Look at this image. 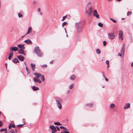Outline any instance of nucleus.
I'll use <instances>...</instances> for the list:
<instances>
[{"label": "nucleus", "mask_w": 133, "mask_h": 133, "mask_svg": "<svg viewBox=\"0 0 133 133\" xmlns=\"http://www.w3.org/2000/svg\"><path fill=\"white\" fill-rule=\"evenodd\" d=\"M130 104L129 103H126L125 105L124 106V109H127L130 108Z\"/></svg>", "instance_id": "18"}, {"label": "nucleus", "mask_w": 133, "mask_h": 133, "mask_svg": "<svg viewBox=\"0 0 133 133\" xmlns=\"http://www.w3.org/2000/svg\"><path fill=\"white\" fill-rule=\"evenodd\" d=\"M7 132V130L6 129V130H5L4 131V133H6Z\"/></svg>", "instance_id": "52"}, {"label": "nucleus", "mask_w": 133, "mask_h": 133, "mask_svg": "<svg viewBox=\"0 0 133 133\" xmlns=\"http://www.w3.org/2000/svg\"><path fill=\"white\" fill-rule=\"evenodd\" d=\"M93 15L94 16L96 17L97 18H99V15L97 14V11L96 10L94 11Z\"/></svg>", "instance_id": "12"}, {"label": "nucleus", "mask_w": 133, "mask_h": 133, "mask_svg": "<svg viewBox=\"0 0 133 133\" xmlns=\"http://www.w3.org/2000/svg\"><path fill=\"white\" fill-rule=\"evenodd\" d=\"M38 12H40V8L38 9Z\"/></svg>", "instance_id": "51"}, {"label": "nucleus", "mask_w": 133, "mask_h": 133, "mask_svg": "<svg viewBox=\"0 0 133 133\" xmlns=\"http://www.w3.org/2000/svg\"><path fill=\"white\" fill-rule=\"evenodd\" d=\"M63 131L65 133H70L68 131Z\"/></svg>", "instance_id": "47"}, {"label": "nucleus", "mask_w": 133, "mask_h": 133, "mask_svg": "<svg viewBox=\"0 0 133 133\" xmlns=\"http://www.w3.org/2000/svg\"><path fill=\"white\" fill-rule=\"evenodd\" d=\"M30 66L32 69V70H34L36 68L35 64L31 63Z\"/></svg>", "instance_id": "19"}, {"label": "nucleus", "mask_w": 133, "mask_h": 133, "mask_svg": "<svg viewBox=\"0 0 133 133\" xmlns=\"http://www.w3.org/2000/svg\"><path fill=\"white\" fill-rule=\"evenodd\" d=\"M18 53L19 54H23L24 55H25V53L24 50H18Z\"/></svg>", "instance_id": "22"}, {"label": "nucleus", "mask_w": 133, "mask_h": 133, "mask_svg": "<svg viewBox=\"0 0 133 133\" xmlns=\"http://www.w3.org/2000/svg\"><path fill=\"white\" fill-rule=\"evenodd\" d=\"M102 75H103V77L104 78H105V75H104V72H102Z\"/></svg>", "instance_id": "46"}, {"label": "nucleus", "mask_w": 133, "mask_h": 133, "mask_svg": "<svg viewBox=\"0 0 133 133\" xmlns=\"http://www.w3.org/2000/svg\"><path fill=\"white\" fill-rule=\"evenodd\" d=\"M11 127H12L11 125V124H10V125L9 126V129H10V128H11Z\"/></svg>", "instance_id": "48"}, {"label": "nucleus", "mask_w": 133, "mask_h": 133, "mask_svg": "<svg viewBox=\"0 0 133 133\" xmlns=\"http://www.w3.org/2000/svg\"><path fill=\"white\" fill-rule=\"evenodd\" d=\"M24 64H25V65L26 66V62H24Z\"/></svg>", "instance_id": "59"}, {"label": "nucleus", "mask_w": 133, "mask_h": 133, "mask_svg": "<svg viewBox=\"0 0 133 133\" xmlns=\"http://www.w3.org/2000/svg\"><path fill=\"white\" fill-rule=\"evenodd\" d=\"M25 122H24V123L23 124H19L18 125H17V126L19 128L21 127H22V126L23 125H24L25 124Z\"/></svg>", "instance_id": "32"}, {"label": "nucleus", "mask_w": 133, "mask_h": 133, "mask_svg": "<svg viewBox=\"0 0 133 133\" xmlns=\"http://www.w3.org/2000/svg\"><path fill=\"white\" fill-rule=\"evenodd\" d=\"M33 79L35 82H38L39 83H40L42 82V81L41 80L38 78L37 79L36 77H34L33 78Z\"/></svg>", "instance_id": "11"}, {"label": "nucleus", "mask_w": 133, "mask_h": 133, "mask_svg": "<svg viewBox=\"0 0 133 133\" xmlns=\"http://www.w3.org/2000/svg\"><path fill=\"white\" fill-rule=\"evenodd\" d=\"M122 0H117V1H118V2H120Z\"/></svg>", "instance_id": "60"}, {"label": "nucleus", "mask_w": 133, "mask_h": 133, "mask_svg": "<svg viewBox=\"0 0 133 133\" xmlns=\"http://www.w3.org/2000/svg\"><path fill=\"white\" fill-rule=\"evenodd\" d=\"M76 78V76L74 75H71L70 77V79L71 80L73 81L75 80Z\"/></svg>", "instance_id": "20"}, {"label": "nucleus", "mask_w": 133, "mask_h": 133, "mask_svg": "<svg viewBox=\"0 0 133 133\" xmlns=\"http://www.w3.org/2000/svg\"><path fill=\"white\" fill-rule=\"evenodd\" d=\"M18 16L19 18H22L23 15L20 13H18Z\"/></svg>", "instance_id": "34"}, {"label": "nucleus", "mask_w": 133, "mask_h": 133, "mask_svg": "<svg viewBox=\"0 0 133 133\" xmlns=\"http://www.w3.org/2000/svg\"><path fill=\"white\" fill-rule=\"evenodd\" d=\"M86 105L89 106V107H91L92 106L93 104L92 103H88Z\"/></svg>", "instance_id": "30"}, {"label": "nucleus", "mask_w": 133, "mask_h": 133, "mask_svg": "<svg viewBox=\"0 0 133 133\" xmlns=\"http://www.w3.org/2000/svg\"><path fill=\"white\" fill-rule=\"evenodd\" d=\"M118 55L119 56H122V54L121 53V54L119 53H118Z\"/></svg>", "instance_id": "50"}, {"label": "nucleus", "mask_w": 133, "mask_h": 133, "mask_svg": "<svg viewBox=\"0 0 133 133\" xmlns=\"http://www.w3.org/2000/svg\"><path fill=\"white\" fill-rule=\"evenodd\" d=\"M110 19L112 21L114 22L115 23H116L117 22V21L116 20L113 19L112 18H110Z\"/></svg>", "instance_id": "36"}, {"label": "nucleus", "mask_w": 133, "mask_h": 133, "mask_svg": "<svg viewBox=\"0 0 133 133\" xmlns=\"http://www.w3.org/2000/svg\"><path fill=\"white\" fill-rule=\"evenodd\" d=\"M54 124L56 125H61V123H60L59 122H55L54 123Z\"/></svg>", "instance_id": "28"}, {"label": "nucleus", "mask_w": 133, "mask_h": 133, "mask_svg": "<svg viewBox=\"0 0 133 133\" xmlns=\"http://www.w3.org/2000/svg\"><path fill=\"white\" fill-rule=\"evenodd\" d=\"M115 105L114 103H111L109 105V107L111 109H113L115 107Z\"/></svg>", "instance_id": "24"}, {"label": "nucleus", "mask_w": 133, "mask_h": 133, "mask_svg": "<svg viewBox=\"0 0 133 133\" xmlns=\"http://www.w3.org/2000/svg\"><path fill=\"white\" fill-rule=\"evenodd\" d=\"M107 65V68H108L109 67V65Z\"/></svg>", "instance_id": "61"}, {"label": "nucleus", "mask_w": 133, "mask_h": 133, "mask_svg": "<svg viewBox=\"0 0 133 133\" xmlns=\"http://www.w3.org/2000/svg\"><path fill=\"white\" fill-rule=\"evenodd\" d=\"M56 128H57L58 127V126H56Z\"/></svg>", "instance_id": "64"}, {"label": "nucleus", "mask_w": 133, "mask_h": 133, "mask_svg": "<svg viewBox=\"0 0 133 133\" xmlns=\"http://www.w3.org/2000/svg\"><path fill=\"white\" fill-rule=\"evenodd\" d=\"M40 77H41L40 78H41L42 80L43 81H44L45 79V78L44 76L42 74V76H40Z\"/></svg>", "instance_id": "29"}, {"label": "nucleus", "mask_w": 133, "mask_h": 133, "mask_svg": "<svg viewBox=\"0 0 133 133\" xmlns=\"http://www.w3.org/2000/svg\"><path fill=\"white\" fill-rule=\"evenodd\" d=\"M109 38L111 39L112 40L114 39L115 37V35L114 33H109L108 34Z\"/></svg>", "instance_id": "6"}, {"label": "nucleus", "mask_w": 133, "mask_h": 133, "mask_svg": "<svg viewBox=\"0 0 133 133\" xmlns=\"http://www.w3.org/2000/svg\"><path fill=\"white\" fill-rule=\"evenodd\" d=\"M41 67L42 68H46L47 67V65L46 64H44L43 65H41Z\"/></svg>", "instance_id": "37"}, {"label": "nucleus", "mask_w": 133, "mask_h": 133, "mask_svg": "<svg viewBox=\"0 0 133 133\" xmlns=\"http://www.w3.org/2000/svg\"><path fill=\"white\" fill-rule=\"evenodd\" d=\"M18 59L21 61H23L24 59V57L23 56L20 55L17 56Z\"/></svg>", "instance_id": "14"}, {"label": "nucleus", "mask_w": 133, "mask_h": 133, "mask_svg": "<svg viewBox=\"0 0 133 133\" xmlns=\"http://www.w3.org/2000/svg\"><path fill=\"white\" fill-rule=\"evenodd\" d=\"M60 128L61 129L62 128V129H63L64 130H68V129L67 128H66L65 127H63V126H60Z\"/></svg>", "instance_id": "33"}, {"label": "nucleus", "mask_w": 133, "mask_h": 133, "mask_svg": "<svg viewBox=\"0 0 133 133\" xmlns=\"http://www.w3.org/2000/svg\"><path fill=\"white\" fill-rule=\"evenodd\" d=\"M98 25L100 27H102L103 26V24L101 23H98Z\"/></svg>", "instance_id": "35"}, {"label": "nucleus", "mask_w": 133, "mask_h": 133, "mask_svg": "<svg viewBox=\"0 0 133 133\" xmlns=\"http://www.w3.org/2000/svg\"><path fill=\"white\" fill-rule=\"evenodd\" d=\"M18 129H11L10 131H8L7 133H15V132H18Z\"/></svg>", "instance_id": "7"}, {"label": "nucleus", "mask_w": 133, "mask_h": 133, "mask_svg": "<svg viewBox=\"0 0 133 133\" xmlns=\"http://www.w3.org/2000/svg\"><path fill=\"white\" fill-rule=\"evenodd\" d=\"M132 12L131 11H129L127 12V15L129 16L132 14Z\"/></svg>", "instance_id": "39"}, {"label": "nucleus", "mask_w": 133, "mask_h": 133, "mask_svg": "<svg viewBox=\"0 0 133 133\" xmlns=\"http://www.w3.org/2000/svg\"><path fill=\"white\" fill-rule=\"evenodd\" d=\"M131 66L132 67H133V62L131 63Z\"/></svg>", "instance_id": "53"}, {"label": "nucleus", "mask_w": 133, "mask_h": 133, "mask_svg": "<svg viewBox=\"0 0 133 133\" xmlns=\"http://www.w3.org/2000/svg\"><path fill=\"white\" fill-rule=\"evenodd\" d=\"M92 6L90 3H88L85 9V12L87 17H90L92 12Z\"/></svg>", "instance_id": "1"}, {"label": "nucleus", "mask_w": 133, "mask_h": 133, "mask_svg": "<svg viewBox=\"0 0 133 133\" xmlns=\"http://www.w3.org/2000/svg\"><path fill=\"white\" fill-rule=\"evenodd\" d=\"M32 31V28L31 27H29L27 32L26 34V35H27V34H29V33H30Z\"/></svg>", "instance_id": "21"}, {"label": "nucleus", "mask_w": 133, "mask_h": 133, "mask_svg": "<svg viewBox=\"0 0 133 133\" xmlns=\"http://www.w3.org/2000/svg\"><path fill=\"white\" fill-rule=\"evenodd\" d=\"M7 64V63H6L5 64V65H6V68H7V66H6V65Z\"/></svg>", "instance_id": "62"}, {"label": "nucleus", "mask_w": 133, "mask_h": 133, "mask_svg": "<svg viewBox=\"0 0 133 133\" xmlns=\"http://www.w3.org/2000/svg\"><path fill=\"white\" fill-rule=\"evenodd\" d=\"M74 86V84H70L69 86V88L70 89H72Z\"/></svg>", "instance_id": "26"}, {"label": "nucleus", "mask_w": 133, "mask_h": 133, "mask_svg": "<svg viewBox=\"0 0 133 133\" xmlns=\"http://www.w3.org/2000/svg\"><path fill=\"white\" fill-rule=\"evenodd\" d=\"M55 101L59 108L60 109H61L62 107L61 103L62 101V99L56 97L55 98Z\"/></svg>", "instance_id": "4"}, {"label": "nucleus", "mask_w": 133, "mask_h": 133, "mask_svg": "<svg viewBox=\"0 0 133 133\" xmlns=\"http://www.w3.org/2000/svg\"><path fill=\"white\" fill-rule=\"evenodd\" d=\"M106 63L107 65H109V62L108 60H107L106 61Z\"/></svg>", "instance_id": "43"}, {"label": "nucleus", "mask_w": 133, "mask_h": 133, "mask_svg": "<svg viewBox=\"0 0 133 133\" xmlns=\"http://www.w3.org/2000/svg\"><path fill=\"white\" fill-rule=\"evenodd\" d=\"M13 55V52H11L10 54H9V56L8 58L9 60L11 59Z\"/></svg>", "instance_id": "16"}, {"label": "nucleus", "mask_w": 133, "mask_h": 133, "mask_svg": "<svg viewBox=\"0 0 133 133\" xmlns=\"http://www.w3.org/2000/svg\"><path fill=\"white\" fill-rule=\"evenodd\" d=\"M96 53L98 54H99L101 52L100 50L98 49H97L96 50Z\"/></svg>", "instance_id": "27"}, {"label": "nucleus", "mask_w": 133, "mask_h": 133, "mask_svg": "<svg viewBox=\"0 0 133 133\" xmlns=\"http://www.w3.org/2000/svg\"><path fill=\"white\" fill-rule=\"evenodd\" d=\"M76 31L77 33L81 32L82 30L83 25L82 23L79 22L76 23Z\"/></svg>", "instance_id": "2"}, {"label": "nucleus", "mask_w": 133, "mask_h": 133, "mask_svg": "<svg viewBox=\"0 0 133 133\" xmlns=\"http://www.w3.org/2000/svg\"><path fill=\"white\" fill-rule=\"evenodd\" d=\"M26 71L27 72V74H29L30 73V71L28 69L27 66L26 67Z\"/></svg>", "instance_id": "31"}, {"label": "nucleus", "mask_w": 133, "mask_h": 133, "mask_svg": "<svg viewBox=\"0 0 133 133\" xmlns=\"http://www.w3.org/2000/svg\"><path fill=\"white\" fill-rule=\"evenodd\" d=\"M103 43L104 46H105L107 42L105 41H104L103 42Z\"/></svg>", "instance_id": "40"}, {"label": "nucleus", "mask_w": 133, "mask_h": 133, "mask_svg": "<svg viewBox=\"0 0 133 133\" xmlns=\"http://www.w3.org/2000/svg\"><path fill=\"white\" fill-rule=\"evenodd\" d=\"M67 15H66L65 16H64L63 17V18L65 20L66 18V17H67Z\"/></svg>", "instance_id": "45"}, {"label": "nucleus", "mask_w": 133, "mask_h": 133, "mask_svg": "<svg viewBox=\"0 0 133 133\" xmlns=\"http://www.w3.org/2000/svg\"><path fill=\"white\" fill-rule=\"evenodd\" d=\"M6 128H5V129H1L0 131L1 132H2L3 131H4L5 130H6Z\"/></svg>", "instance_id": "42"}, {"label": "nucleus", "mask_w": 133, "mask_h": 133, "mask_svg": "<svg viewBox=\"0 0 133 133\" xmlns=\"http://www.w3.org/2000/svg\"><path fill=\"white\" fill-rule=\"evenodd\" d=\"M49 128L52 130L51 133H55L56 131V127L52 125H51L50 126Z\"/></svg>", "instance_id": "5"}, {"label": "nucleus", "mask_w": 133, "mask_h": 133, "mask_svg": "<svg viewBox=\"0 0 133 133\" xmlns=\"http://www.w3.org/2000/svg\"><path fill=\"white\" fill-rule=\"evenodd\" d=\"M24 42L28 44H32V42L29 39L25 40Z\"/></svg>", "instance_id": "15"}, {"label": "nucleus", "mask_w": 133, "mask_h": 133, "mask_svg": "<svg viewBox=\"0 0 133 133\" xmlns=\"http://www.w3.org/2000/svg\"><path fill=\"white\" fill-rule=\"evenodd\" d=\"M24 120H25V119H23V122H24H24H25Z\"/></svg>", "instance_id": "57"}, {"label": "nucleus", "mask_w": 133, "mask_h": 133, "mask_svg": "<svg viewBox=\"0 0 133 133\" xmlns=\"http://www.w3.org/2000/svg\"><path fill=\"white\" fill-rule=\"evenodd\" d=\"M10 49L11 52H12V51H16L18 50V48L17 47L12 46L10 47Z\"/></svg>", "instance_id": "9"}, {"label": "nucleus", "mask_w": 133, "mask_h": 133, "mask_svg": "<svg viewBox=\"0 0 133 133\" xmlns=\"http://www.w3.org/2000/svg\"><path fill=\"white\" fill-rule=\"evenodd\" d=\"M67 24L66 22H64L62 23V26L63 27L65 25Z\"/></svg>", "instance_id": "38"}, {"label": "nucleus", "mask_w": 133, "mask_h": 133, "mask_svg": "<svg viewBox=\"0 0 133 133\" xmlns=\"http://www.w3.org/2000/svg\"><path fill=\"white\" fill-rule=\"evenodd\" d=\"M53 63V62L52 61H51L50 62V64H52Z\"/></svg>", "instance_id": "55"}, {"label": "nucleus", "mask_w": 133, "mask_h": 133, "mask_svg": "<svg viewBox=\"0 0 133 133\" xmlns=\"http://www.w3.org/2000/svg\"><path fill=\"white\" fill-rule=\"evenodd\" d=\"M13 61L15 63H16L17 62H19V61L18 59L16 58H15L13 60Z\"/></svg>", "instance_id": "25"}, {"label": "nucleus", "mask_w": 133, "mask_h": 133, "mask_svg": "<svg viewBox=\"0 0 133 133\" xmlns=\"http://www.w3.org/2000/svg\"><path fill=\"white\" fill-rule=\"evenodd\" d=\"M104 78H105V80H106V81L107 82L108 81V79L106 77H105Z\"/></svg>", "instance_id": "49"}, {"label": "nucleus", "mask_w": 133, "mask_h": 133, "mask_svg": "<svg viewBox=\"0 0 133 133\" xmlns=\"http://www.w3.org/2000/svg\"><path fill=\"white\" fill-rule=\"evenodd\" d=\"M34 75L37 78L40 77V76L42 75V74L39 73H35L34 74Z\"/></svg>", "instance_id": "17"}, {"label": "nucleus", "mask_w": 133, "mask_h": 133, "mask_svg": "<svg viewBox=\"0 0 133 133\" xmlns=\"http://www.w3.org/2000/svg\"><path fill=\"white\" fill-rule=\"evenodd\" d=\"M3 123L2 122L0 121V127H1L3 126Z\"/></svg>", "instance_id": "44"}, {"label": "nucleus", "mask_w": 133, "mask_h": 133, "mask_svg": "<svg viewBox=\"0 0 133 133\" xmlns=\"http://www.w3.org/2000/svg\"><path fill=\"white\" fill-rule=\"evenodd\" d=\"M34 51L37 56L39 57L43 55V54L38 46H36L34 48Z\"/></svg>", "instance_id": "3"}, {"label": "nucleus", "mask_w": 133, "mask_h": 133, "mask_svg": "<svg viewBox=\"0 0 133 133\" xmlns=\"http://www.w3.org/2000/svg\"><path fill=\"white\" fill-rule=\"evenodd\" d=\"M33 3H36V1H34L33 2Z\"/></svg>", "instance_id": "58"}, {"label": "nucleus", "mask_w": 133, "mask_h": 133, "mask_svg": "<svg viewBox=\"0 0 133 133\" xmlns=\"http://www.w3.org/2000/svg\"><path fill=\"white\" fill-rule=\"evenodd\" d=\"M64 19L63 18L62 19V21H63Z\"/></svg>", "instance_id": "63"}, {"label": "nucleus", "mask_w": 133, "mask_h": 133, "mask_svg": "<svg viewBox=\"0 0 133 133\" xmlns=\"http://www.w3.org/2000/svg\"><path fill=\"white\" fill-rule=\"evenodd\" d=\"M70 91L69 90H68V91H67V93H67V94H69V92H70Z\"/></svg>", "instance_id": "54"}, {"label": "nucleus", "mask_w": 133, "mask_h": 133, "mask_svg": "<svg viewBox=\"0 0 133 133\" xmlns=\"http://www.w3.org/2000/svg\"><path fill=\"white\" fill-rule=\"evenodd\" d=\"M32 89L34 91L38 90H39V89L38 87H35L34 86H32Z\"/></svg>", "instance_id": "23"}, {"label": "nucleus", "mask_w": 133, "mask_h": 133, "mask_svg": "<svg viewBox=\"0 0 133 133\" xmlns=\"http://www.w3.org/2000/svg\"><path fill=\"white\" fill-rule=\"evenodd\" d=\"M124 46H125V44H123L122 46L121 49V53L123 55V56L124 54V52L125 51L124 50Z\"/></svg>", "instance_id": "10"}, {"label": "nucleus", "mask_w": 133, "mask_h": 133, "mask_svg": "<svg viewBox=\"0 0 133 133\" xmlns=\"http://www.w3.org/2000/svg\"><path fill=\"white\" fill-rule=\"evenodd\" d=\"M123 35V33L122 31V30L120 31L119 32V38L120 39L121 38L122 40L123 39V38L122 37Z\"/></svg>", "instance_id": "13"}, {"label": "nucleus", "mask_w": 133, "mask_h": 133, "mask_svg": "<svg viewBox=\"0 0 133 133\" xmlns=\"http://www.w3.org/2000/svg\"><path fill=\"white\" fill-rule=\"evenodd\" d=\"M24 44H19L18 45V47H19L20 49L18 50H24L25 49V47L24 46Z\"/></svg>", "instance_id": "8"}, {"label": "nucleus", "mask_w": 133, "mask_h": 133, "mask_svg": "<svg viewBox=\"0 0 133 133\" xmlns=\"http://www.w3.org/2000/svg\"><path fill=\"white\" fill-rule=\"evenodd\" d=\"M11 125L12 127L14 128V129H15V128L16 127L15 126V125L14 124H11Z\"/></svg>", "instance_id": "41"}, {"label": "nucleus", "mask_w": 133, "mask_h": 133, "mask_svg": "<svg viewBox=\"0 0 133 133\" xmlns=\"http://www.w3.org/2000/svg\"><path fill=\"white\" fill-rule=\"evenodd\" d=\"M57 130H60L59 128L58 127L57 128Z\"/></svg>", "instance_id": "56"}]
</instances>
